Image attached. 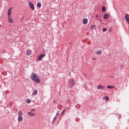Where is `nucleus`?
Wrapping results in <instances>:
<instances>
[{
  "instance_id": "nucleus-1",
  "label": "nucleus",
  "mask_w": 129,
  "mask_h": 129,
  "mask_svg": "<svg viewBox=\"0 0 129 129\" xmlns=\"http://www.w3.org/2000/svg\"><path fill=\"white\" fill-rule=\"evenodd\" d=\"M30 78L32 80H34L37 83H39L40 82L39 78L36 74L32 73L30 76Z\"/></svg>"
},
{
  "instance_id": "nucleus-2",
  "label": "nucleus",
  "mask_w": 129,
  "mask_h": 129,
  "mask_svg": "<svg viewBox=\"0 0 129 129\" xmlns=\"http://www.w3.org/2000/svg\"><path fill=\"white\" fill-rule=\"evenodd\" d=\"M69 88L72 87L75 84V83L74 80L73 79H71L69 81Z\"/></svg>"
},
{
  "instance_id": "nucleus-3",
  "label": "nucleus",
  "mask_w": 129,
  "mask_h": 129,
  "mask_svg": "<svg viewBox=\"0 0 129 129\" xmlns=\"http://www.w3.org/2000/svg\"><path fill=\"white\" fill-rule=\"evenodd\" d=\"M45 56V55L43 54H40L38 58V60L39 61H41L42 60V58Z\"/></svg>"
},
{
  "instance_id": "nucleus-4",
  "label": "nucleus",
  "mask_w": 129,
  "mask_h": 129,
  "mask_svg": "<svg viewBox=\"0 0 129 129\" xmlns=\"http://www.w3.org/2000/svg\"><path fill=\"white\" fill-rule=\"evenodd\" d=\"M125 18L127 22H129V15L128 14H125Z\"/></svg>"
},
{
  "instance_id": "nucleus-5",
  "label": "nucleus",
  "mask_w": 129,
  "mask_h": 129,
  "mask_svg": "<svg viewBox=\"0 0 129 129\" xmlns=\"http://www.w3.org/2000/svg\"><path fill=\"white\" fill-rule=\"evenodd\" d=\"M105 87L104 86H103L101 85H98L97 87V88L98 89H103L105 88Z\"/></svg>"
},
{
  "instance_id": "nucleus-6",
  "label": "nucleus",
  "mask_w": 129,
  "mask_h": 129,
  "mask_svg": "<svg viewBox=\"0 0 129 129\" xmlns=\"http://www.w3.org/2000/svg\"><path fill=\"white\" fill-rule=\"evenodd\" d=\"M28 4L30 8L33 10H34L35 9V7L33 4L31 2H29Z\"/></svg>"
},
{
  "instance_id": "nucleus-7",
  "label": "nucleus",
  "mask_w": 129,
  "mask_h": 129,
  "mask_svg": "<svg viewBox=\"0 0 129 129\" xmlns=\"http://www.w3.org/2000/svg\"><path fill=\"white\" fill-rule=\"evenodd\" d=\"M27 114L31 117L34 116L35 115V113L31 112H28Z\"/></svg>"
},
{
  "instance_id": "nucleus-8",
  "label": "nucleus",
  "mask_w": 129,
  "mask_h": 129,
  "mask_svg": "<svg viewBox=\"0 0 129 129\" xmlns=\"http://www.w3.org/2000/svg\"><path fill=\"white\" fill-rule=\"evenodd\" d=\"M8 20L9 23H12L13 22V20L10 16L8 17Z\"/></svg>"
},
{
  "instance_id": "nucleus-9",
  "label": "nucleus",
  "mask_w": 129,
  "mask_h": 129,
  "mask_svg": "<svg viewBox=\"0 0 129 129\" xmlns=\"http://www.w3.org/2000/svg\"><path fill=\"white\" fill-rule=\"evenodd\" d=\"M12 9V8H11L10 9H9L8 10V17L10 16V15L11 14V10Z\"/></svg>"
},
{
  "instance_id": "nucleus-10",
  "label": "nucleus",
  "mask_w": 129,
  "mask_h": 129,
  "mask_svg": "<svg viewBox=\"0 0 129 129\" xmlns=\"http://www.w3.org/2000/svg\"><path fill=\"white\" fill-rule=\"evenodd\" d=\"M108 17V15L107 14H105L103 15V18L104 19H107Z\"/></svg>"
},
{
  "instance_id": "nucleus-11",
  "label": "nucleus",
  "mask_w": 129,
  "mask_h": 129,
  "mask_svg": "<svg viewBox=\"0 0 129 129\" xmlns=\"http://www.w3.org/2000/svg\"><path fill=\"white\" fill-rule=\"evenodd\" d=\"M31 53V51L29 50H27L26 54L28 55H30Z\"/></svg>"
},
{
  "instance_id": "nucleus-12",
  "label": "nucleus",
  "mask_w": 129,
  "mask_h": 129,
  "mask_svg": "<svg viewBox=\"0 0 129 129\" xmlns=\"http://www.w3.org/2000/svg\"><path fill=\"white\" fill-rule=\"evenodd\" d=\"M23 118L21 116H18V121H21L23 120Z\"/></svg>"
},
{
  "instance_id": "nucleus-13",
  "label": "nucleus",
  "mask_w": 129,
  "mask_h": 129,
  "mask_svg": "<svg viewBox=\"0 0 129 129\" xmlns=\"http://www.w3.org/2000/svg\"><path fill=\"white\" fill-rule=\"evenodd\" d=\"M83 22L84 24H86L87 23V20L86 18H84L83 19Z\"/></svg>"
},
{
  "instance_id": "nucleus-14",
  "label": "nucleus",
  "mask_w": 129,
  "mask_h": 129,
  "mask_svg": "<svg viewBox=\"0 0 129 129\" xmlns=\"http://www.w3.org/2000/svg\"><path fill=\"white\" fill-rule=\"evenodd\" d=\"M37 90H36V89L34 90L33 91L32 95H36L37 94Z\"/></svg>"
},
{
  "instance_id": "nucleus-15",
  "label": "nucleus",
  "mask_w": 129,
  "mask_h": 129,
  "mask_svg": "<svg viewBox=\"0 0 129 129\" xmlns=\"http://www.w3.org/2000/svg\"><path fill=\"white\" fill-rule=\"evenodd\" d=\"M107 87L108 88L112 89L113 88H115V86H108Z\"/></svg>"
},
{
  "instance_id": "nucleus-16",
  "label": "nucleus",
  "mask_w": 129,
  "mask_h": 129,
  "mask_svg": "<svg viewBox=\"0 0 129 129\" xmlns=\"http://www.w3.org/2000/svg\"><path fill=\"white\" fill-rule=\"evenodd\" d=\"M102 51L101 50H99L96 52V53L98 54H100L102 53Z\"/></svg>"
},
{
  "instance_id": "nucleus-17",
  "label": "nucleus",
  "mask_w": 129,
  "mask_h": 129,
  "mask_svg": "<svg viewBox=\"0 0 129 129\" xmlns=\"http://www.w3.org/2000/svg\"><path fill=\"white\" fill-rule=\"evenodd\" d=\"M18 116H21L22 115V112L20 111L18 112Z\"/></svg>"
},
{
  "instance_id": "nucleus-18",
  "label": "nucleus",
  "mask_w": 129,
  "mask_h": 129,
  "mask_svg": "<svg viewBox=\"0 0 129 129\" xmlns=\"http://www.w3.org/2000/svg\"><path fill=\"white\" fill-rule=\"evenodd\" d=\"M106 10L105 7V6H103L102 8V12H103Z\"/></svg>"
},
{
  "instance_id": "nucleus-19",
  "label": "nucleus",
  "mask_w": 129,
  "mask_h": 129,
  "mask_svg": "<svg viewBox=\"0 0 129 129\" xmlns=\"http://www.w3.org/2000/svg\"><path fill=\"white\" fill-rule=\"evenodd\" d=\"M41 6V4L40 3H38L37 4V6L38 7L40 8Z\"/></svg>"
},
{
  "instance_id": "nucleus-20",
  "label": "nucleus",
  "mask_w": 129,
  "mask_h": 129,
  "mask_svg": "<svg viewBox=\"0 0 129 129\" xmlns=\"http://www.w3.org/2000/svg\"><path fill=\"white\" fill-rule=\"evenodd\" d=\"M105 99L107 101H108L109 100V98L108 96H106V97L105 98Z\"/></svg>"
},
{
  "instance_id": "nucleus-21",
  "label": "nucleus",
  "mask_w": 129,
  "mask_h": 129,
  "mask_svg": "<svg viewBox=\"0 0 129 129\" xmlns=\"http://www.w3.org/2000/svg\"><path fill=\"white\" fill-rule=\"evenodd\" d=\"M26 102L27 103H29L30 102L29 100H27L26 101Z\"/></svg>"
},
{
  "instance_id": "nucleus-22",
  "label": "nucleus",
  "mask_w": 129,
  "mask_h": 129,
  "mask_svg": "<svg viewBox=\"0 0 129 129\" xmlns=\"http://www.w3.org/2000/svg\"><path fill=\"white\" fill-rule=\"evenodd\" d=\"M95 17L96 18L98 19V20H99V15H96L95 16Z\"/></svg>"
},
{
  "instance_id": "nucleus-23",
  "label": "nucleus",
  "mask_w": 129,
  "mask_h": 129,
  "mask_svg": "<svg viewBox=\"0 0 129 129\" xmlns=\"http://www.w3.org/2000/svg\"><path fill=\"white\" fill-rule=\"evenodd\" d=\"M107 30V28H104L103 29V32H105Z\"/></svg>"
},
{
  "instance_id": "nucleus-24",
  "label": "nucleus",
  "mask_w": 129,
  "mask_h": 129,
  "mask_svg": "<svg viewBox=\"0 0 129 129\" xmlns=\"http://www.w3.org/2000/svg\"><path fill=\"white\" fill-rule=\"evenodd\" d=\"M36 110L35 109H32L30 110V112H35Z\"/></svg>"
},
{
  "instance_id": "nucleus-25",
  "label": "nucleus",
  "mask_w": 129,
  "mask_h": 129,
  "mask_svg": "<svg viewBox=\"0 0 129 129\" xmlns=\"http://www.w3.org/2000/svg\"><path fill=\"white\" fill-rule=\"evenodd\" d=\"M59 114V112H57L56 113V116H58Z\"/></svg>"
},
{
  "instance_id": "nucleus-26",
  "label": "nucleus",
  "mask_w": 129,
  "mask_h": 129,
  "mask_svg": "<svg viewBox=\"0 0 129 129\" xmlns=\"http://www.w3.org/2000/svg\"><path fill=\"white\" fill-rule=\"evenodd\" d=\"M112 30V28H110V29H109V32H111Z\"/></svg>"
},
{
  "instance_id": "nucleus-27",
  "label": "nucleus",
  "mask_w": 129,
  "mask_h": 129,
  "mask_svg": "<svg viewBox=\"0 0 129 129\" xmlns=\"http://www.w3.org/2000/svg\"><path fill=\"white\" fill-rule=\"evenodd\" d=\"M64 110H63V111L61 113V114L60 115H61L62 114L64 113Z\"/></svg>"
},
{
  "instance_id": "nucleus-28",
  "label": "nucleus",
  "mask_w": 129,
  "mask_h": 129,
  "mask_svg": "<svg viewBox=\"0 0 129 129\" xmlns=\"http://www.w3.org/2000/svg\"><path fill=\"white\" fill-rule=\"evenodd\" d=\"M56 118H57L56 117H55L54 118L53 120H55L56 119Z\"/></svg>"
},
{
  "instance_id": "nucleus-29",
  "label": "nucleus",
  "mask_w": 129,
  "mask_h": 129,
  "mask_svg": "<svg viewBox=\"0 0 129 129\" xmlns=\"http://www.w3.org/2000/svg\"><path fill=\"white\" fill-rule=\"evenodd\" d=\"M92 59L93 60H95V59H96L95 58H92Z\"/></svg>"
},
{
  "instance_id": "nucleus-30",
  "label": "nucleus",
  "mask_w": 129,
  "mask_h": 129,
  "mask_svg": "<svg viewBox=\"0 0 129 129\" xmlns=\"http://www.w3.org/2000/svg\"><path fill=\"white\" fill-rule=\"evenodd\" d=\"M70 72H71V70H70V71L69 72V75H70Z\"/></svg>"
},
{
  "instance_id": "nucleus-31",
  "label": "nucleus",
  "mask_w": 129,
  "mask_h": 129,
  "mask_svg": "<svg viewBox=\"0 0 129 129\" xmlns=\"http://www.w3.org/2000/svg\"><path fill=\"white\" fill-rule=\"evenodd\" d=\"M127 23H129V22H128Z\"/></svg>"
}]
</instances>
